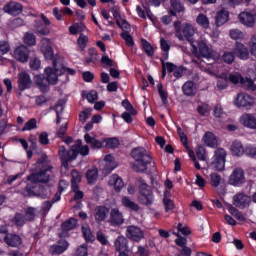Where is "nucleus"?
Returning <instances> with one entry per match:
<instances>
[{
    "instance_id": "f257e3e1",
    "label": "nucleus",
    "mask_w": 256,
    "mask_h": 256,
    "mask_svg": "<svg viewBox=\"0 0 256 256\" xmlns=\"http://www.w3.org/2000/svg\"><path fill=\"white\" fill-rule=\"evenodd\" d=\"M32 170L35 172L27 177V180L30 181V183L25 187L27 195L47 199V197H50L51 195V190L39 184L49 183L51 175H53V166L49 165L47 154H43L37 159Z\"/></svg>"
},
{
    "instance_id": "f03ea898",
    "label": "nucleus",
    "mask_w": 256,
    "mask_h": 256,
    "mask_svg": "<svg viewBox=\"0 0 256 256\" xmlns=\"http://www.w3.org/2000/svg\"><path fill=\"white\" fill-rule=\"evenodd\" d=\"M132 157L135 159L137 164H132V169L136 173H146L147 166L150 165L153 158L143 147L134 148L132 150Z\"/></svg>"
},
{
    "instance_id": "7ed1b4c3",
    "label": "nucleus",
    "mask_w": 256,
    "mask_h": 256,
    "mask_svg": "<svg viewBox=\"0 0 256 256\" xmlns=\"http://www.w3.org/2000/svg\"><path fill=\"white\" fill-rule=\"evenodd\" d=\"M65 73V65H63V57L56 56L53 60V68L47 67L44 70V75L46 81L49 85H57L59 81V76Z\"/></svg>"
},
{
    "instance_id": "20e7f679",
    "label": "nucleus",
    "mask_w": 256,
    "mask_h": 256,
    "mask_svg": "<svg viewBox=\"0 0 256 256\" xmlns=\"http://www.w3.org/2000/svg\"><path fill=\"white\" fill-rule=\"evenodd\" d=\"M82 143L81 140H77L76 144L72 145L69 150H67L65 146H59L58 156L65 169L69 167V163L77 159V155H79V146L82 145Z\"/></svg>"
},
{
    "instance_id": "39448f33",
    "label": "nucleus",
    "mask_w": 256,
    "mask_h": 256,
    "mask_svg": "<svg viewBox=\"0 0 256 256\" xmlns=\"http://www.w3.org/2000/svg\"><path fill=\"white\" fill-rule=\"evenodd\" d=\"M234 105L238 107V109H251L255 107V98L245 92H241L236 95Z\"/></svg>"
},
{
    "instance_id": "423d86ee",
    "label": "nucleus",
    "mask_w": 256,
    "mask_h": 256,
    "mask_svg": "<svg viewBox=\"0 0 256 256\" xmlns=\"http://www.w3.org/2000/svg\"><path fill=\"white\" fill-rule=\"evenodd\" d=\"M227 157V152L223 148H218L214 152V157L212 161V167L216 171H223L225 169V158Z\"/></svg>"
},
{
    "instance_id": "0eeeda50",
    "label": "nucleus",
    "mask_w": 256,
    "mask_h": 256,
    "mask_svg": "<svg viewBox=\"0 0 256 256\" xmlns=\"http://www.w3.org/2000/svg\"><path fill=\"white\" fill-rule=\"evenodd\" d=\"M140 202L142 205H153V191L147 183L140 180Z\"/></svg>"
},
{
    "instance_id": "6e6552de",
    "label": "nucleus",
    "mask_w": 256,
    "mask_h": 256,
    "mask_svg": "<svg viewBox=\"0 0 256 256\" xmlns=\"http://www.w3.org/2000/svg\"><path fill=\"white\" fill-rule=\"evenodd\" d=\"M229 183L234 187H241L245 183V171L241 168L234 169L230 175Z\"/></svg>"
},
{
    "instance_id": "1a4fd4ad",
    "label": "nucleus",
    "mask_w": 256,
    "mask_h": 256,
    "mask_svg": "<svg viewBox=\"0 0 256 256\" xmlns=\"http://www.w3.org/2000/svg\"><path fill=\"white\" fill-rule=\"evenodd\" d=\"M233 203L235 207H238V209H245L251 205V197L243 192H240L234 195Z\"/></svg>"
},
{
    "instance_id": "9d476101",
    "label": "nucleus",
    "mask_w": 256,
    "mask_h": 256,
    "mask_svg": "<svg viewBox=\"0 0 256 256\" xmlns=\"http://www.w3.org/2000/svg\"><path fill=\"white\" fill-rule=\"evenodd\" d=\"M126 237L132 241L139 243L145 237L143 230L137 226H128L126 230Z\"/></svg>"
},
{
    "instance_id": "9b49d317",
    "label": "nucleus",
    "mask_w": 256,
    "mask_h": 256,
    "mask_svg": "<svg viewBox=\"0 0 256 256\" xmlns=\"http://www.w3.org/2000/svg\"><path fill=\"white\" fill-rule=\"evenodd\" d=\"M29 53V48L25 45H21L14 50V58L20 63H27V61H29Z\"/></svg>"
},
{
    "instance_id": "f8f14e48",
    "label": "nucleus",
    "mask_w": 256,
    "mask_h": 256,
    "mask_svg": "<svg viewBox=\"0 0 256 256\" xmlns=\"http://www.w3.org/2000/svg\"><path fill=\"white\" fill-rule=\"evenodd\" d=\"M238 19L242 25L245 27H255L256 15L251 12H241L238 15Z\"/></svg>"
},
{
    "instance_id": "ddd939ff",
    "label": "nucleus",
    "mask_w": 256,
    "mask_h": 256,
    "mask_svg": "<svg viewBox=\"0 0 256 256\" xmlns=\"http://www.w3.org/2000/svg\"><path fill=\"white\" fill-rule=\"evenodd\" d=\"M31 85H33V81L31 80V76L27 72H21L18 75V89L19 91H25V89H31Z\"/></svg>"
},
{
    "instance_id": "4468645a",
    "label": "nucleus",
    "mask_w": 256,
    "mask_h": 256,
    "mask_svg": "<svg viewBox=\"0 0 256 256\" xmlns=\"http://www.w3.org/2000/svg\"><path fill=\"white\" fill-rule=\"evenodd\" d=\"M3 11L9 15H21L23 13V5L17 2H10L3 7Z\"/></svg>"
},
{
    "instance_id": "2eb2a0df",
    "label": "nucleus",
    "mask_w": 256,
    "mask_h": 256,
    "mask_svg": "<svg viewBox=\"0 0 256 256\" xmlns=\"http://www.w3.org/2000/svg\"><path fill=\"white\" fill-rule=\"evenodd\" d=\"M181 35L183 41L188 40L189 43H193V37L195 35V28L189 23H184L181 27Z\"/></svg>"
},
{
    "instance_id": "dca6fc26",
    "label": "nucleus",
    "mask_w": 256,
    "mask_h": 256,
    "mask_svg": "<svg viewBox=\"0 0 256 256\" xmlns=\"http://www.w3.org/2000/svg\"><path fill=\"white\" fill-rule=\"evenodd\" d=\"M128 241L125 236H119L115 242L114 247L118 251L119 255L124 253H129V246L127 245Z\"/></svg>"
},
{
    "instance_id": "f3484780",
    "label": "nucleus",
    "mask_w": 256,
    "mask_h": 256,
    "mask_svg": "<svg viewBox=\"0 0 256 256\" xmlns=\"http://www.w3.org/2000/svg\"><path fill=\"white\" fill-rule=\"evenodd\" d=\"M42 46H41V51L45 57V59H48L51 61L53 57H55V54L53 53V47L51 44H49V38H43L41 40Z\"/></svg>"
},
{
    "instance_id": "a211bd4d",
    "label": "nucleus",
    "mask_w": 256,
    "mask_h": 256,
    "mask_svg": "<svg viewBox=\"0 0 256 256\" xmlns=\"http://www.w3.org/2000/svg\"><path fill=\"white\" fill-rule=\"evenodd\" d=\"M110 223L111 225H123V223H125V218H123V213H121V211H119V209L117 208H113L110 211Z\"/></svg>"
},
{
    "instance_id": "6ab92c4d",
    "label": "nucleus",
    "mask_w": 256,
    "mask_h": 256,
    "mask_svg": "<svg viewBox=\"0 0 256 256\" xmlns=\"http://www.w3.org/2000/svg\"><path fill=\"white\" fill-rule=\"evenodd\" d=\"M4 241L6 245H8V247H15V248L20 247V245H22L23 243L21 236L17 234H11V233L6 234Z\"/></svg>"
},
{
    "instance_id": "aec40b11",
    "label": "nucleus",
    "mask_w": 256,
    "mask_h": 256,
    "mask_svg": "<svg viewBox=\"0 0 256 256\" xmlns=\"http://www.w3.org/2000/svg\"><path fill=\"white\" fill-rule=\"evenodd\" d=\"M107 215H109L108 207L97 206L94 209V217L98 223H101V221H105L107 219Z\"/></svg>"
},
{
    "instance_id": "412c9836",
    "label": "nucleus",
    "mask_w": 256,
    "mask_h": 256,
    "mask_svg": "<svg viewBox=\"0 0 256 256\" xmlns=\"http://www.w3.org/2000/svg\"><path fill=\"white\" fill-rule=\"evenodd\" d=\"M170 6L169 13L172 17H177V13H183L185 11V6L181 0H170Z\"/></svg>"
},
{
    "instance_id": "4be33fe9",
    "label": "nucleus",
    "mask_w": 256,
    "mask_h": 256,
    "mask_svg": "<svg viewBox=\"0 0 256 256\" xmlns=\"http://www.w3.org/2000/svg\"><path fill=\"white\" fill-rule=\"evenodd\" d=\"M234 55L239 59H249V50L242 43L236 42Z\"/></svg>"
},
{
    "instance_id": "5701e85b",
    "label": "nucleus",
    "mask_w": 256,
    "mask_h": 256,
    "mask_svg": "<svg viewBox=\"0 0 256 256\" xmlns=\"http://www.w3.org/2000/svg\"><path fill=\"white\" fill-rule=\"evenodd\" d=\"M240 121L244 127H248V129H256V117L252 114L242 115Z\"/></svg>"
},
{
    "instance_id": "b1692460",
    "label": "nucleus",
    "mask_w": 256,
    "mask_h": 256,
    "mask_svg": "<svg viewBox=\"0 0 256 256\" xmlns=\"http://www.w3.org/2000/svg\"><path fill=\"white\" fill-rule=\"evenodd\" d=\"M67 247H69V243L66 240H61L59 244L50 247V253L52 255H61V253L67 251Z\"/></svg>"
},
{
    "instance_id": "393cba45",
    "label": "nucleus",
    "mask_w": 256,
    "mask_h": 256,
    "mask_svg": "<svg viewBox=\"0 0 256 256\" xmlns=\"http://www.w3.org/2000/svg\"><path fill=\"white\" fill-rule=\"evenodd\" d=\"M229 21V12L227 10H220L216 13L215 24L217 27L225 25Z\"/></svg>"
},
{
    "instance_id": "a878e982",
    "label": "nucleus",
    "mask_w": 256,
    "mask_h": 256,
    "mask_svg": "<svg viewBox=\"0 0 256 256\" xmlns=\"http://www.w3.org/2000/svg\"><path fill=\"white\" fill-rule=\"evenodd\" d=\"M203 141L207 147H212V149H217L219 143L217 142V137L212 132H206L203 136Z\"/></svg>"
},
{
    "instance_id": "bb28decb",
    "label": "nucleus",
    "mask_w": 256,
    "mask_h": 256,
    "mask_svg": "<svg viewBox=\"0 0 256 256\" xmlns=\"http://www.w3.org/2000/svg\"><path fill=\"white\" fill-rule=\"evenodd\" d=\"M108 185L113 186L115 191H121L124 187L123 179L119 175L113 174L109 178Z\"/></svg>"
},
{
    "instance_id": "cd10ccee",
    "label": "nucleus",
    "mask_w": 256,
    "mask_h": 256,
    "mask_svg": "<svg viewBox=\"0 0 256 256\" xmlns=\"http://www.w3.org/2000/svg\"><path fill=\"white\" fill-rule=\"evenodd\" d=\"M198 49L202 57H205L206 59H211V57H213L211 48H209V46L207 45V43H205V41L203 40L198 41Z\"/></svg>"
},
{
    "instance_id": "c85d7f7f",
    "label": "nucleus",
    "mask_w": 256,
    "mask_h": 256,
    "mask_svg": "<svg viewBox=\"0 0 256 256\" xmlns=\"http://www.w3.org/2000/svg\"><path fill=\"white\" fill-rule=\"evenodd\" d=\"M182 91L186 97H195L197 88H195V83H193V81H188L182 86Z\"/></svg>"
},
{
    "instance_id": "c756f323",
    "label": "nucleus",
    "mask_w": 256,
    "mask_h": 256,
    "mask_svg": "<svg viewBox=\"0 0 256 256\" xmlns=\"http://www.w3.org/2000/svg\"><path fill=\"white\" fill-rule=\"evenodd\" d=\"M231 152L235 157H241L245 153V148H243V144L240 141L235 140L231 145Z\"/></svg>"
},
{
    "instance_id": "7c9ffc66",
    "label": "nucleus",
    "mask_w": 256,
    "mask_h": 256,
    "mask_svg": "<svg viewBox=\"0 0 256 256\" xmlns=\"http://www.w3.org/2000/svg\"><path fill=\"white\" fill-rule=\"evenodd\" d=\"M84 140L92 149H101V147H103V142L91 137L89 134L84 135Z\"/></svg>"
},
{
    "instance_id": "2f4dec72",
    "label": "nucleus",
    "mask_w": 256,
    "mask_h": 256,
    "mask_svg": "<svg viewBox=\"0 0 256 256\" xmlns=\"http://www.w3.org/2000/svg\"><path fill=\"white\" fill-rule=\"evenodd\" d=\"M75 227H77V219L70 218L62 224L61 229L67 233V231H73Z\"/></svg>"
},
{
    "instance_id": "473e14b6",
    "label": "nucleus",
    "mask_w": 256,
    "mask_h": 256,
    "mask_svg": "<svg viewBox=\"0 0 256 256\" xmlns=\"http://www.w3.org/2000/svg\"><path fill=\"white\" fill-rule=\"evenodd\" d=\"M196 23L200 25V27H203V29H209V18L203 13H200L196 17Z\"/></svg>"
},
{
    "instance_id": "72a5a7b5",
    "label": "nucleus",
    "mask_w": 256,
    "mask_h": 256,
    "mask_svg": "<svg viewBox=\"0 0 256 256\" xmlns=\"http://www.w3.org/2000/svg\"><path fill=\"white\" fill-rule=\"evenodd\" d=\"M227 85H229V78L227 77L226 73L220 74L218 81H217V87L220 90L227 89Z\"/></svg>"
},
{
    "instance_id": "f704fd0d",
    "label": "nucleus",
    "mask_w": 256,
    "mask_h": 256,
    "mask_svg": "<svg viewBox=\"0 0 256 256\" xmlns=\"http://www.w3.org/2000/svg\"><path fill=\"white\" fill-rule=\"evenodd\" d=\"M141 44L144 49V52L148 57H153V55H155V50L153 49V46L151 45V43H149L145 39H141Z\"/></svg>"
},
{
    "instance_id": "c9c22d12",
    "label": "nucleus",
    "mask_w": 256,
    "mask_h": 256,
    "mask_svg": "<svg viewBox=\"0 0 256 256\" xmlns=\"http://www.w3.org/2000/svg\"><path fill=\"white\" fill-rule=\"evenodd\" d=\"M122 203L124 207H127V209H131V211H139V205L131 201V199H129L128 197H123Z\"/></svg>"
},
{
    "instance_id": "e433bc0d",
    "label": "nucleus",
    "mask_w": 256,
    "mask_h": 256,
    "mask_svg": "<svg viewBox=\"0 0 256 256\" xmlns=\"http://www.w3.org/2000/svg\"><path fill=\"white\" fill-rule=\"evenodd\" d=\"M98 174H99V171L97 170V168L90 169L87 171L86 177H87V181H88L89 185H93V183H95V181H97Z\"/></svg>"
},
{
    "instance_id": "4c0bfd02",
    "label": "nucleus",
    "mask_w": 256,
    "mask_h": 256,
    "mask_svg": "<svg viewBox=\"0 0 256 256\" xmlns=\"http://www.w3.org/2000/svg\"><path fill=\"white\" fill-rule=\"evenodd\" d=\"M82 233L87 243H93V241L95 240V236L93 235V232H91V229L89 227L82 226Z\"/></svg>"
},
{
    "instance_id": "58836bf2",
    "label": "nucleus",
    "mask_w": 256,
    "mask_h": 256,
    "mask_svg": "<svg viewBox=\"0 0 256 256\" xmlns=\"http://www.w3.org/2000/svg\"><path fill=\"white\" fill-rule=\"evenodd\" d=\"M35 84L37 85V87H39L42 93H46L48 87L47 83H45V78H43L42 76H35Z\"/></svg>"
},
{
    "instance_id": "ea45409f",
    "label": "nucleus",
    "mask_w": 256,
    "mask_h": 256,
    "mask_svg": "<svg viewBox=\"0 0 256 256\" xmlns=\"http://www.w3.org/2000/svg\"><path fill=\"white\" fill-rule=\"evenodd\" d=\"M241 85L243 87H246V89H248V91H255V82H253V79H251L249 77L242 78Z\"/></svg>"
},
{
    "instance_id": "a19ab883",
    "label": "nucleus",
    "mask_w": 256,
    "mask_h": 256,
    "mask_svg": "<svg viewBox=\"0 0 256 256\" xmlns=\"http://www.w3.org/2000/svg\"><path fill=\"white\" fill-rule=\"evenodd\" d=\"M222 61L227 63V65H231L233 61H235V52H224L222 55Z\"/></svg>"
},
{
    "instance_id": "79ce46f5",
    "label": "nucleus",
    "mask_w": 256,
    "mask_h": 256,
    "mask_svg": "<svg viewBox=\"0 0 256 256\" xmlns=\"http://www.w3.org/2000/svg\"><path fill=\"white\" fill-rule=\"evenodd\" d=\"M24 42L26 45L33 47V45H36L37 43V38H35V34L33 33H26L24 36Z\"/></svg>"
},
{
    "instance_id": "37998d69",
    "label": "nucleus",
    "mask_w": 256,
    "mask_h": 256,
    "mask_svg": "<svg viewBox=\"0 0 256 256\" xmlns=\"http://www.w3.org/2000/svg\"><path fill=\"white\" fill-rule=\"evenodd\" d=\"M104 143H106V147L108 149H115L119 147V140L117 138H106L104 139Z\"/></svg>"
},
{
    "instance_id": "c03bdc74",
    "label": "nucleus",
    "mask_w": 256,
    "mask_h": 256,
    "mask_svg": "<svg viewBox=\"0 0 256 256\" xmlns=\"http://www.w3.org/2000/svg\"><path fill=\"white\" fill-rule=\"evenodd\" d=\"M210 181H211L212 187H219V185H221V181H223V179L221 178V175H219L217 173H212L210 175Z\"/></svg>"
},
{
    "instance_id": "a18cd8bd",
    "label": "nucleus",
    "mask_w": 256,
    "mask_h": 256,
    "mask_svg": "<svg viewBox=\"0 0 256 256\" xmlns=\"http://www.w3.org/2000/svg\"><path fill=\"white\" fill-rule=\"evenodd\" d=\"M32 129H37V120L35 118H32L26 122L22 128V131H32Z\"/></svg>"
},
{
    "instance_id": "49530a36",
    "label": "nucleus",
    "mask_w": 256,
    "mask_h": 256,
    "mask_svg": "<svg viewBox=\"0 0 256 256\" xmlns=\"http://www.w3.org/2000/svg\"><path fill=\"white\" fill-rule=\"evenodd\" d=\"M163 205L165 207L166 213H168V211H173V209H175V202H173V200H171L170 198L164 197Z\"/></svg>"
},
{
    "instance_id": "de8ad7c7",
    "label": "nucleus",
    "mask_w": 256,
    "mask_h": 256,
    "mask_svg": "<svg viewBox=\"0 0 256 256\" xmlns=\"http://www.w3.org/2000/svg\"><path fill=\"white\" fill-rule=\"evenodd\" d=\"M83 97H85L89 103H95V101L99 99L97 91L95 90L90 91L88 94L84 92Z\"/></svg>"
},
{
    "instance_id": "09e8293b",
    "label": "nucleus",
    "mask_w": 256,
    "mask_h": 256,
    "mask_svg": "<svg viewBox=\"0 0 256 256\" xmlns=\"http://www.w3.org/2000/svg\"><path fill=\"white\" fill-rule=\"evenodd\" d=\"M228 80L230 83H233L234 85H237V83H242L243 77L239 73L229 74Z\"/></svg>"
},
{
    "instance_id": "8fccbe9b",
    "label": "nucleus",
    "mask_w": 256,
    "mask_h": 256,
    "mask_svg": "<svg viewBox=\"0 0 256 256\" xmlns=\"http://www.w3.org/2000/svg\"><path fill=\"white\" fill-rule=\"evenodd\" d=\"M26 219L25 216L21 213H16L13 219V222L17 225V227H23Z\"/></svg>"
},
{
    "instance_id": "3c124183",
    "label": "nucleus",
    "mask_w": 256,
    "mask_h": 256,
    "mask_svg": "<svg viewBox=\"0 0 256 256\" xmlns=\"http://www.w3.org/2000/svg\"><path fill=\"white\" fill-rule=\"evenodd\" d=\"M158 93L162 99L163 105H167V97H169V94L165 90H163V84H158Z\"/></svg>"
},
{
    "instance_id": "603ef678",
    "label": "nucleus",
    "mask_w": 256,
    "mask_h": 256,
    "mask_svg": "<svg viewBox=\"0 0 256 256\" xmlns=\"http://www.w3.org/2000/svg\"><path fill=\"white\" fill-rule=\"evenodd\" d=\"M122 39L126 42L127 47H133L135 42L133 41V37L129 35V32H123L121 34Z\"/></svg>"
},
{
    "instance_id": "864d4df0",
    "label": "nucleus",
    "mask_w": 256,
    "mask_h": 256,
    "mask_svg": "<svg viewBox=\"0 0 256 256\" xmlns=\"http://www.w3.org/2000/svg\"><path fill=\"white\" fill-rule=\"evenodd\" d=\"M88 42H89V37L81 34L80 37L78 38V45H79L81 51H83L85 49V47H87Z\"/></svg>"
},
{
    "instance_id": "5fc2aeb1",
    "label": "nucleus",
    "mask_w": 256,
    "mask_h": 256,
    "mask_svg": "<svg viewBox=\"0 0 256 256\" xmlns=\"http://www.w3.org/2000/svg\"><path fill=\"white\" fill-rule=\"evenodd\" d=\"M230 37L231 39L237 40V39H243L244 35H243V32L239 29H232L230 30Z\"/></svg>"
},
{
    "instance_id": "6e6d98bb",
    "label": "nucleus",
    "mask_w": 256,
    "mask_h": 256,
    "mask_svg": "<svg viewBox=\"0 0 256 256\" xmlns=\"http://www.w3.org/2000/svg\"><path fill=\"white\" fill-rule=\"evenodd\" d=\"M67 129H69V126L68 124L66 123L65 125H62L57 133H56V136L59 137V139H65V135L67 133Z\"/></svg>"
},
{
    "instance_id": "4d7b16f0",
    "label": "nucleus",
    "mask_w": 256,
    "mask_h": 256,
    "mask_svg": "<svg viewBox=\"0 0 256 256\" xmlns=\"http://www.w3.org/2000/svg\"><path fill=\"white\" fill-rule=\"evenodd\" d=\"M205 148H203V146H199L197 149H196V155H197V158L199 159V161H206L207 160V157L205 156Z\"/></svg>"
},
{
    "instance_id": "13d9d810",
    "label": "nucleus",
    "mask_w": 256,
    "mask_h": 256,
    "mask_svg": "<svg viewBox=\"0 0 256 256\" xmlns=\"http://www.w3.org/2000/svg\"><path fill=\"white\" fill-rule=\"evenodd\" d=\"M26 221H34L35 220V208H28L25 212Z\"/></svg>"
},
{
    "instance_id": "bf43d9fd",
    "label": "nucleus",
    "mask_w": 256,
    "mask_h": 256,
    "mask_svg": "<svg viewBox=\"0 0 256 256\" xmlns=\"http://www.w3.org/2000/svg\"><path fill=\"white\" fill-rule=\"evenodd\" d=\"M181 22L176 21L174 22V29L176 31V37L179 39V41H183V34H181Z\"/></svg>"
},
{
    "instance_id": "052dcab7",
    "label": "nucleus",
    "mask_w": 256,
    "mask_h": 256,
    "mask_svg": "<svg viewBox=\"0 0 256 256\" xmlns=\"http://www.w3.org/2000/svg\"><path fill=\"white\" fill-rule=\"evenodd\" d=\"M39 67H41V60H39V58H32L30 60V69L37 71Z\"/></svg>"
},
{
    "instance_id": "680f3d73",
    "label": "nucleus",
    "mask_w": 256,
    "mask_h": 256,
    "mask_svg": "<svg viewBox=\"0 0 256 256\" xmlns=\"http://www.w3.org/2000/svg\"><path fill=\"white\" fill-rule=\"evenodd\" d=\"M96 238H97V241L101 243V245H107V243H109V241L107 240V236H105V234L101 231L97 232Z\"/></svg>"
},
{
    "instance_id": "e2e57ef3",
    "label": "nucleus",
    "mask_w": 256,
    "mask_h": 256,
    "mask_svg": "<svg viewBox=\"0 0 256 256\" xmlns=\"http://www.w3.org/2000/svg\"><path fill=\"white\" fill-rule=\"evenodd\" d=\"M40 145H49V134L47 132H42L39 136Z\"/></svg>"
},
{
    "instance_id": "0e129e2a",
    "label": "nucleus",
    "mask_w": 256,
    "mask_h": 256,
    "mask_svg": "<svg viewBox=\"0 0 256 256\" xmlns=\"http://www.w3.org/2000/svg\"><path fill=\"white\" fill-rule=\"evenodd\" d=\"M89 115H91V109H86L82 111L79 115V119L82 123H85L89 119Z\"/></svg>"
},
{
    "instance_id": "69168bd1",
    "label": "nucleus",
    "mask_w": 256,
    "mask_h": 256,
    "mask_svg": "<svg viewBox=\"0 0 256 256\" xmlns=\"http://www.w3.org/2000/svg\"><path fill=\"white\" fill-rule=\"evenodd\" d=\"M179 233H182V235H189L191 233V230L187 226H183V224L179 223L177 227Z\"/></svg>"
},
{
    "instance_id": "338daca9",
    "label": "nucleus",
    "mask_w": 256,
    "mask_h": 256,
    "mask_svg": "<svg viewBox=\"0 0 256 256\" xmlns=\"http://www.w3.org/2000/svg\"><path fill=\"white\" fill-rule=\"evenodd\" d=\"M87 255H88V251H87V246H85V245L80 246L76 250V255L75 256H87Z\"/></svg>"
},
{
    "instance_id": "774afa93",
    "label": "nucleus",
    "mask_w": 256,
    "mask_h": 256,
    "mask_svg": "<svg viewBox=\"0 0 256 256\" xmlns=\"http://www.w3.org/2000/svg\"><path fill=\"white\" fill-rule=\"evenodd\" d=\"M251 55L256 57V35H254L251 39V50H250Z\"/></svg>"
}]
</instances>
